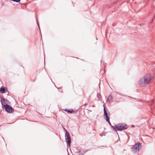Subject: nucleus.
<instances>
[{
	"label": "nucleus",
	"instance_id": "obj_1",
	"mask_svg": "<svg viewBox=\"0 0 155 155\" xmlns=\"http://www.w3.org/2000/svg\"><path fill=\"white\" fill-rule=\"evenodd\" d=\"M153 77L150 74H146L141 77L138 81L139 84L142 87L150 84Z\"/></svg>",
	"mask_w": 155,
	"mask_h": 155
},
{
	"label": "nucleus",
	"instance_id": "obj_2",
	"mask_svg": "<svg viewBox=\"0 0 155 155\" xmlns=\"http://www.w3.org/2000/svg\"><path fill=\"white\" fill-rule=\"evenodd\" d=\"M141 143L135 144V145L131 147L132 151L134 152H137L139 151V150L141 148Z\"/></svg>",
	"mask_w": 155,
	"mask_h": 155
},
{
	"label": "nucleus",
	"instance_id": "obj_3",
	"mask_svg": "<svg viewBox=\"0 0 155 155\" xmlns=\"http://www.w3.org/2000/svg\"><path fill=\"white\" fill-rule=\"evenodd\" d=\"M116 127L117 129V130L119 131L126 129L128 128L127 125L121 123L119 124L116 125Z\"/></svg>",
	"mask_w": 155,
	"mask_h": 155
},
{
	"label": "nucleus",
	"instance_id": "obj_4",
	"mask_svg": "<svg viewBox=\"0 0 155 155\" xmlns=\"http://www.w3.org/2000/svg\"><path fill=\"white\" fill-rule=\"evenodd\" d=\"M65 139L68 147H70L71 143V138L69 133L67 132H66L65 134Z\"/></svg>",
	"mask_w": 155,
	"mask_h": 155
},
{
	"label": "nucleus",
	"instance_id": "obj_5",
	"mask_svg": "<svg viewBox=\"0 0 155 155\" xmlns=\"http://www.w3.org/2000/svg\"><path fill=\"white\" fill-rule=\"evenodd\" d=\"M4 108L8 113H11L14 112V109L8 105L5 106V107Z\"/></svg>",
	"mask_w": 155,
	"mask_h": 155
},
{
	"label": "nucleus",
	"instance_id": "obj_6",
	"mask_svg": "<svg viewBox=\"0 0 155 155\" xmlns=\"http://www.w3.org/2000/svg\"><path fill=\"white\" fill-rule=\"evenodd\" d=\"M104 116H105L106 120H108V119H109L110 118V117L109 116L110 115L109 112H108V110L107 111L106 110L105 107H104Z\"/></svg>",
	"mask_w": 155,
	"mask_h": 155
},
{
	"label": "nucleus",
	"instance_id": "obj_7",
	"mask_svg": "<svg viewBox=\"0 0 155 155\" xmlns=\"http://www.w3.org/2000/svg\"><path fill=\"white\" fill-rule=\"evenodd\" d=\"M1 101L3 108H4L5 107V106L8 105L7 104L8 101L5 98H1Z\"/></svg>",
	"mask_w": 155,
	"mask_h": 155
},
{
	"label": "nucleus",
	"instance_id": "obj_8",
	"mask_svg": "<svg viewBox=\"0 0 155 155\" xmlns=\"http://www.w3.org/2000/svg\"><path fill=\"white\" fill-rule=\"evenodd\" d=\"M0 92L2 93H4L6 92V88L4 87H2L0 88Z\"/></svg>",
	"mask_w": 155,
	"mask_h": 155
},
{
	"label": "nucleus",
	"instance_id": "obj_9",
	"mask_svg": "<svg viewBox=\"0 0 155 155\" xmlns=\"http://www.w3.org/2000/svg\"><path fill=\"white\" fill-rule=\"evenodd\" d=\"M113 99L112 96L111 95H109L108 98L107 100L108 101H111Z\"/></svg>",
	"mask_w": 155,
	"mask_h": 155
},
{
	"label": "nucleus",
	"instance_id": "obj_10",
	"mask_svg": "<svg viewBox=\"0 0 155 155\" xmlns=\"http://www.w3.org/2000/svg\"><path fill=\"white\" fill-rule=\"evenodd\" d=\"M64 110L65 111H67L68 113H72L73 111V110L72 109L67 110V109H66L65 110Z\"/></svg>",
	"mask_w": 155,
	"mask_h": 155
},
{
	"label": "nucleus",
	"instance_id": "obj_11",
	"mask_svg": "<svg viewBox=\"0 0 155 155\" xmlns=\"http://www.w3.org/2000/svg\"><path fill=\"white\" fill-rule=\"evenodd\" d=\"M111 127L114 129V130H115L116 131H117V127H116V126L115 127L111 126Z\"/></svg>",
	"mask_w": 155,
	"mask_h": 155
},
{
	"label": "nucleus",
	"instance_id": "obj_12",
	"mask_svg": "<svg viewBox=\"0 0 155 155\" xmlns=\"http://www.w3.org/2000/svg\"><path fill=\"white\" fill-rule=\"evenodd\" d=\"M106 120L108 122V123L110 125H111V123L109 119H108V120Z\"/></svg>",
	"mask_w": 155,
	"mask_h": 155
},
{
	"label": "nucleus",
	"instance_id": "obj_13",
	"mask_svg": "<svg viewBox=\"0 0 155 155\" xmlns=\"http://www.w3.org/2000/svg\"><path fill=\"white\" fill-rule=\"evenodd\" d=\"M37 22L38 25V26L39 27L38 22V20H37Z\"/></svg>",
	"mask_w": 155,
	"mask_h": 155
},
{
	"label": "nucleus",
	"instance_id": "obj_14",
	"mask_svg": "<svg viewBox=\"0 0 155 155\" xmlns=\"http://www.w3.org/2000/svg\"><path fill=\"white\" fill-rule=\"evenodd\" d=\"M153 101H152V103H153Z\"/></svg>",
	"mask_w": 155,
	"mask_h": 155
}]
</instances>
